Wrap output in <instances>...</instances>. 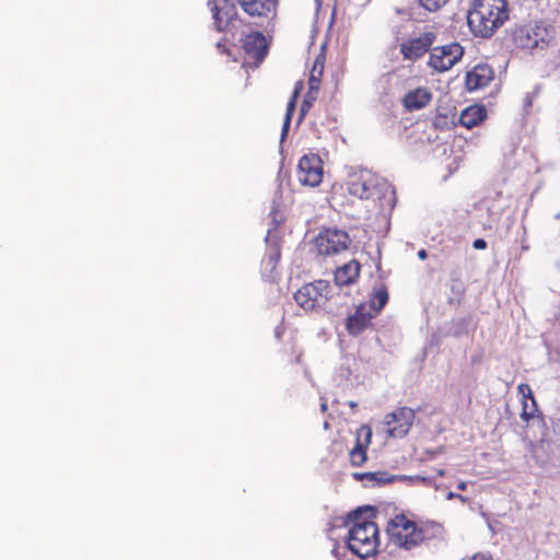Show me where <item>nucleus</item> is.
<instances>
[{
  "label": "nucleus",
  "instance_id": "1",
  "mask_svg": "<svg viewBox=\"0 0 560 560\" xmlns=\"http://www.w3.org/2000/svg\"><path fill=\"white\" fill-rule=\"evenodd\" d=\"M443 526L434 521L416 522L405 514H396L387 524V534L392 544L411 550L442 538Z\"/></svg>",
  "mask_w": 560,
  "mask_h": 560
},
{
  "label": "nucleus",
  "instance_id": "2",
  "mask_svg": "<svg viewBox=\"0 0 560 560\" xmlns=\"http://www.w3.org/2000/svg\"><path fill=\"white\" fill-rule=\"evenodd\" d=\"M506 0H474L467 15L470 31L479 37H491L508 20Z\"/></svg>",
  "mask_w": 560,
  "mask_h": 560
},
{
  "label": "nucleus",
  "instance_id": "3",
  "mask_svg": "<svg viewBox=\"0 0 560 560\" xmlns=\"http://www.w3.org/2000/svg\"><path fill=\"white\" fill-rule=\"evenodd\" d=\"M350 522L347 536L348 549L360 559H366L377 553L381 545L380 530L376 523L363 516L361 511L349 515Z\"/></svg>",
  "mask_w": 560,
  "mask_h": 560
},
{
  "label": "nucleus",
  "instance_id": "4",
  "mask_svg": "<svg viewBox=\"0 0 560 560\" xmlns=\"http://www.w3.org/2000/svg\"><path fill=\"white\" fill-rule=\"evenodd\" d=\"M349 195L361 200H380L390 205L394 201L395 190L384 179L378 178L369 170H361L352 174L347 182Z\"/></svg>",
  "mask_w": 560,
  "mask_h": 560
},
{
  "label": "nucleus",
  "instance_id": "5",
  "mask_svg": "<svg viewBox=\"0 0 560 560\" xmlns=\"http://www.w3.org/2000/svg\"><path fill=\"white\" fill-rule=\"evenodd\" d=\"M331 287L326 280H315L302 285L295 293L294 300L306 312L326 307Z\"/></svg>",
  "mask_w": 560,
  "mask_h": 560
},
{
  "label": "nucleus",
  "instance_id": "6",
  "mask_svg": "<svg viewBox=\"0 0 560 560\" xmlns=\"http://www.w3.org/2000/svg\"><path fill=\"white\" fill-rule=\"evenodd\" d=\"M208 8L211 12L213 25L218 32H232L241 22L237 8L233 0H209Z\"/></svg>",
  "mask_w": 560,
  "mask_h": 560
},
{
  "label": "nucleus",
  "instance_id": "7",
  "mask_svg": "<svg viewBox=\"0 0 560 560\" xmlns=\"http://www.w3.org/2000/svg\"><path fill=\"white\" fill-rule=\"evenodd\" d=\"M463 56L464 47L457 42L435 46L430 50L428 66L442 73L452 69Z\"/></svg>",
  "mask_w": 560,
  "mask_h": 560
},
{
  "label": "nucleus",
  "instance_id": "8",
  "mask_svg": "<svg viewBox=\"0 0 560 560\" xmlns=\"http://www.w3.org/2000/svg\"><path fill=\"white\" fill-rule=\"evenodd\" d=\"M350 236L346 231L325 229L315 238V247L320 255H337L349 248Z\"/></svg>",
  "mask_w": 560,
  "mask_h": 560
},
{
  "label": "nucleus",
  "instance_id": "9",
  "mask_svg": "<svg viewBox=\"0 0 560 560\" xmlns=\"http://www.w3.org/2000/svg\"><path fill=\"white\" fill-rule=\"evenodd\" d=\"M323 161L318 154L308 153L301 158L296 176L301 185L316 187L323 180Z\"/></svg>",
  "mask_w": 560,
  "mask_h": 560
},
{
  "label": "nucleus",
  "instance_id": "10",
  "mask_svg": "<svg viewBox=\"0 0 560 560\" xmlns=\"http://www.w3.org/2000/svg\"><path fill=\"white\" fill-rule=\"evenodd\" d=\"M415 411L408 407H399L386 415L384 424L387 433L393 438H404L412 427Z\"/></svg>",
  "mask_w": 560,
  "mask_h": 560
},
{
  "label": "nucleus",
  "instance_id": "11",
  "mask_svg": "<svg viewBox=\"0 0 560 560\" xmlns=\"http://www.w3.org/2000/svg\"><path fill=\"white\" fill-rule=\"evenodd\" d=\"M436 39L434 32H424L417 37H410L400 45L404 59L417 60L424 56Z\"/></svg>",
  "mask_w": 560,
  "mask_h": 560
},
{
  "label": "nucleus",
  "instance_id": "12",
  "mask_svg": "<svg viewBox=\"0 0 560 560\" xmlns=\"http://www.w3.org/2000/svg\"><path fill=\"white\" fill-rule=\"evenodd\" d=\"M242 10L253 19L269 20L276 14V0H236Z\"/></svg>",
  "mask_w": 560,
  "mask_h": 560
},
{
  "label": "nucleus",
  "instance_id": "13",
  "mask_svg": "<svg viewBox=\"0 0 560 560\" xmlns=\"http://www.w3.org/2000/svg\"><path fill=\"white\" fill-rule=\"evenodd\" d=\"M372 431L362 425L357 431L355 445L349 451V462L353 467H361L368 460V447L371 444Z\"/></svg>",
  "mask_w": 560,
  "mask_h": 560
},
{
  "label": "nucleus",
  "instance_id": "14",
  "mask_svg": "<svg viewBox=\"0 0 560 560\" xmlns=\"http://www.w3.org/2000/svg\"><path fill=\"white\" fill-rule=\"evenodd\" d=\"M374 317L375 314H372L365 304H360L354 313L347 317L346 329L349 335L359 336L372 325Z\"/></svg>",
  "mask_w": 560,
  "mask_h": 560
},
{
  "label": "nucleus",
  "instance_id": "15",
  "mask_svg": "<svg viewBox=\"0 0 560 560\" xmlns=\"http://www.w3.org/2000/svg\"><path fill=\"white\" fill-rule=\"evenodd\" d=\"M494 78L493 69L486 63L476 65L471 70L467 71L465 85L468 91H477L490 84Z\"/></svg>",
  "mask_w": 560,
  "mask_h": 560
},
{
  "label": "nucleus",
  "instance_id": "16",
  "mask_svg": "<svg viewBox=\"0 0 560 560\" xmlns=\"http://www.w3.org/2000/svg\"><path fill=\"white\" fill-rule=\"evenodd\" d=\"M245 54L255 61H262L267 55L266 37L260 32H250L242 39Z\"/></svg>",
  "mask_w": 560,
  "mask_h": 560
},
{
  "label": "nucleus",
  "instance_id": "17",
  "mask_svg": "<svg viewBox=\"0 0 560 560\" xmlns=\"http://www.w3.org/2000/svg\"><path fill=\"white\" fill-rule=\"evenodd\" d=\"M281 258V249L278 244L268 246L261 260V276L266 281L273 282L279 276L278 265Z\"/></svg>",
  "mask_w": 560,
  "mask_h": 560
},
{
  "label": "nucleus",
  "instance_id": "18",
  "mask_svg": "<svg viewBox=\"0 0 560 560\" xmlns=\"http://www.w3.org/2000/svg\"><path fill=\"white\" fill-rule=\"evenodd\" d=\"M432 93L428 88L420 86L409 91L402 98V105L408 112L424 108L432 101Z\"/></svg>",
  "mask_w": 560,
  "mask_h": 560
},
{
  "label": "nucleus",
  "instance_id": "19",
  "mask_svg": "<svg viewBox=\"0 0 560 560\" xmlns=\"http://www.w3.org/2000/svg\"><path fill=\"white\" fill-rule=\"evenodd\" d=\"M361 271V264L352 259L349 262L338 267L335 271V283L338 287H347L358 281Z\"/></svg>",
  "mask_w": 560,
  "mask_h": 560
},
{
  "label": "nucleus",
  "instance_id": "20",
  "mask_svg": "<svg viewBox=\"0 0 560 560\" xmlns=\"http://www.w3.org/2000/svg\"><path fill=\"white\" fill-rule=\"evenodd\" d=\"M546 31L540 27L535 28H521L516 35V40L518 45L524 49H535L537 47H542L545 44V38L542 33Z\"/></svg>",
  "mask_w": 560,
  "mask_h": 560
},
{
  "label": "nucleus",
  "instance_id": "21",
  "mask_svg": "<svg viewBox=\"0 0 560 560\" xmlns=\"http://www.w3.org/2000/svg\"><path fill=\"white\" fill-rule=\"evenodd\" d=\"M487 118V109L483 105L475 104L466 107L459 116L460 126L471 129Z\"/></svg>",
  "mask_w": 560,
  "mask_h": 560
},
{
  "label": "nucleus",
  "instance_id": "22",
  "mask_svg": "<svg viewBox=\"0 0 560 560\" xmlns=\"http://www.w3.org/2000/svg\"><path fill=\"white\" fill-rule=\"evenodd\" d=\"M450 290L448 304L459 306L465 298L466 285L457 272L452 273Z\"/></svg>",
  "mask_w": 560,
  "mask_h": 560
},
{
  "label": "nucleus",
  "instance_id": "23",
  "mask_svg": "<svg viewBox=\"0 0 560 560\" xmlns=\"http://www.w3.org/2000/svg\"><path fill=\"white\" fill-rule=\"evenodd\" d=\"M528 400L522 399V412L521 418L527 424L529 421H538L542 427H545V419L541 412L538 411L537 404L535 397L529 398Z\"/></svg>",
  "mask_w": 560,
  "mask_h": 560
},
{
  "label": "nucleus",
  "instance_id": "24",
  "mask_svg": "<svg viewBox=\"0 0 560 560\" xmlns=\"http://www.w3.org/2000/svg\"><path fill=\"white\" fill-rule=\"evenodd\" d=\"M302 90H303V81H298L294 85L292 96L287 105L285 117H284V121H283V126H282V138L285 137L288 133V130H289V127L291 124V118L295 110L296 101H298V97Z\"/></svg>",
  "mask_w": 560,
  "mask_h": 560
},
{
  "label": "nucleus",
  "instance_id": "25",
  "mask_svg": "<svg viewBox=\"0 0 560 560\" xmlns=\"http://www.w3.org/2000/svg\"><path fill=\"white\" fill-rule=\"evenodd\" d=\"M388 291L385 285L374 288L372 296L370 299V308L373 311L372 314L375 316L384 308L388 302Z\"/></svg>",
  "mask_w": 560,
  "mask_h": 560
},
{
  "label": "nucleus",
  "instance_id": "26",
  "mask_svg": "<svg viewBox=\"0 0 560 560\" xmlns=\"http://www.w3.org/2000/svg\"><path fill=\"white\" fill-rule=\"evenodd\" d=\"M324 68H325V58H324V56L320 55L315 59V61L313 63V68L311 70L310 80H308L310 90H315V92H318L322 77L324 73Z\"/></svg>",
  "mask_w": 560,
  "mask_h": 560
},
{
  "label": "nucleus",
  "instance_id": "27",
  "mask_svg": "<svg viewBox=\"0 0 560 560\" xmlns=\"http://www.w3.org/2000/svg\"><path fill=\"white\" fill-rule=\"evenodd\" d=\"M316 97H317V92H315V90L308 89V92L306 93V95L302 102L301 108H300V120H302L305 117V115L308 113V110L313 106L314 102L316 101Z\"/></svg>",
  "mask_w": 560,
  "mask_h": 560
},
{
  "label": "nucleus",
  "instance_id": "28",
  "mask_svg": "<svg viewBox=\"0 0 560 560\" xmlns=\"http://www.w3.org/2000/svg\"><path fill=\"white\" fill-rule=\"evenodd\" d=\"M384 472H354L353 474V478L355 480H360V481H363V480H369V481H372V482H385L387 481L386 478H384Z\"/></svg>",
  "mask_w": 560,
  "mask_h": 560
},
{
  "label": "nucleus",
  "instance_id": "29",
  "mask_svg": "<svg viewBox=\"0 0 560 560\" xmlns=\"http://www.w3.org/2000/svg\"><path fill=\"white\" fill-rule=\"evenodd\" d=\"M428 11L435 12L447 3L448 0H418Z\"/></svg>",
  "mask_w": 560,
  "mask_h": 560
},
{
  "label": "nucleus",
  "instance_id": "30",
  "mask_svg": "<svg viewBox=\"0 0 560 560\" xmlns=\"http://www.w3.org/2000/svg\"><path fill=\"white\" fill-rule=\"evenodd\" d=\"M517 390L522 395V399L529 400L530 397H534L532 388L528 384H520L517 386Z\"/></svg>",
  "mask_w": 560,
  "mask_h": 560
},
{
  "label": "nucleus",
  "instance_id": "31",
  "mask_svg": "<svg viewBox=\"0 0 560 560\" xmlns=\"http://www.w3.org/2000/svg\"><path fill=\"white\" fill-rule=\"evenodd\" d=\"M217 49L223 54V55H228L230 56L231 55V50L229 49V47L226 46V44L224 42H219L217 43Z\"/></svg>",
  "mask_w": 560,
  "mask_h": 560
},
{
  "label": "nucleus",
  "instance_id": "32",
  "mask_svg": "<svg viewBox=\"0 0 560 560\" xmlns=\"http://www.w3.org/2000/svg\"><path fill=\"white\" fill-rule=\"evenodd\" d=\"M472 246L476 249H486L487 248V242L483 238H477V240L474 241Z\"/></svg>",
  "mask_w": 560,
  "mask_h": 560
},
{
  "label": "nucleus",
  "instance_id": "33",
  "mask_svg": "<svg viewBox=\"0 0 560 560\" xmlns=\"http://www.w3.org/2000/svg\"><path fill=\"white\" fill-rule=\"evenodd\" d=\"M454 498L459 499L462 502H466V501H467V499H466L465 497L460 495V494H456V493H453V492H450V493L447 494V499H448V500H452V499H454Z\"/></svg>",
  "mask_w": 560,
  "mask_h": 560
},
{
  "label": "nucleus",
  "instance_id": "34",
  "mask_svg": "<svg viewBox=\"0 0 560 560\" xmlns=\"http://www.w3.org/2000/svg\"><path fill=\"white\" fill-rule=\"evenodd\" d=\"M410 479L413 481L423 482V483L428 482V480H429V478L422 477V476H412V477H410Z\"/></svg>",
  "mask_w": 560,
  "mask_h": 560
},
{
  "label": "nucleus",
  "instance_id": "35",
  "mask_svg": "<svg viewBox=\"0 0 560 560\" xmlns=\"http://www.w3.org/2000/svg\"><path fill=\"white\" fill-rule=\"evenodd\" d=\"M471 560H491V558L482 553H477L471 558Z\"/></svg>",
  "mask_w": 560,
  "mask_h": 560
},
{
  "label": "nucleus",
  "instance_id": "36",
  "mask_svg": "<svg viewBox=\"0 0 560 560\" xmlns=\"http://www.w3.org/2000/svg\"><path fill=\"white\" fill-rule=\"evenodd\" d=\"M332 555L335 556V558H336L337 560H341V559H340V547H335V548L332 549Z\"/></svg>",
  "mask_w": 560,
  "mask_h": 560
},
{
  "label": "nucleus",
  "instance_id": "37",
  "mask_svg": "<svg viewBox=\"0 0 560 560\" xmlns=\"http://www.w3.org/2000/svg\"><path fill=\"white\" fill-rule=\"evenodd\" d=\"M457 489L460 490V491H465L467 489V483L465 481H460L457 485Z\"/></svg>",
  "mask_w": 560,
  "mask_h": 560
},
{
  "label": "nucleus",
  "instance_id": "38",
  "mask_svg": "<svg viewBox=\"0 0 560 560\" xmlns=\"http://www.w3.org/2000/svg\"><path fill=\"white\" fill-rule=\"evenodd\" d=\"M418 256L420 259H425L427 258V252L424 249H421L418 252Z\"/></svg>",
  "mask_w": 560,
  "mask_h": 560
},
{
  "label": "nucleus",
  "instance_id": "39",
  "mask_svg": "<svg viewBox=\"0 0 560 560\" xmlns=\"http://www.w3.org/2000/svg\"><path fill=\"white\" fill-rule=\"evenodd\" d=\"M326 408H327V405H326V404H323V405H322V409H323V410H326Z\"/></svg>",
  "mask_w": 560,
  "mask_h": 560
}]
</instances>
